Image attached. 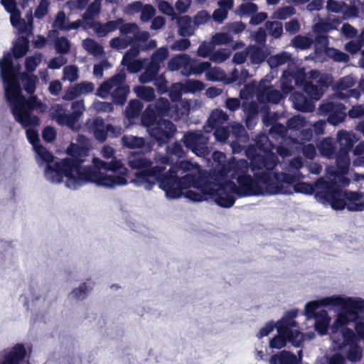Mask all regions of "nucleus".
I'll list each match as a JSON object with an SVG mask.
<instances>
[{"mask_svg":"<svg viewBox=\"0 0 364 364\" xmlns=\"http://www.w3.org/2000/svg\"><path fill=\"white\" fill-rule=\"evenodd\" d=\"M343 311L352 321L358 319L360 314L364 311V299L360 298L346 299Z\"/></svg>","mask_w":364,"mask_h":364,"instance_id":"nucleus-18","label":"nucleus"},{"mask_svg":"<svg viewBox=\"0 0 364 364\" xmlns=\"http://www.w3.org/2000/svg\"><path fill=\"white\" fill-rule=\"evenodd\" d=\"M91 129L97 140L103 142L107 139V124L100 117H96L91 125Z\"/></svg>","mask_w":364,"mask_h":364,"instance_id":"nucleus-29","label":"nucleus"},{"mask_svg":"<svg viewBox=\"0 0 364 364\" xmlns=\"http://www.w3.org/2000/svg\"><path fill=\"white\" fill-rule=\"evenodd\" d=\"M258 6L252 2L242 3L237 7V12L240 16H250L257 13Z\"/></svg>","mask_w":364,"mask_h":364,"instance_id":"nucleus-54","label":"nucleus"},{"mask_svg":"<svg viewBox=\"0 0 364 364\" xmlns=\"http://www.w3.org/2000/svg\"><path fill=\"white\" fill-rule=\"evenodd\" d=\"M34 149H35L36 154H38V156H39V158L43 162L47 163L46 167L45 168V176L48 181L52 182L46 176V169H47L48 166H51L52 167H54V165L57 161H55L53 165L50 164V163H52L54 160V156L43 146H42V145L38 146L36 147Z\"/></svg>","mask_w":364,"mask_h":364,"instance_id":"nucleus-41","label":"nucleus"},{"mask_svg":"<svg viewBox=\"0 0 364 364\" xmlns=\"http://www.w3.org/2000/svg\"><path fill=\"white\" fill-rule=\"evenodd\" d=\"M6 85L5 96L10 104L11 114L15 120L23 127L39 126L41 119L32 112L38 110L39 113H44L46 106L37 96H31L26 98L21 92V87L16 77L14 81H4Z\"/></svg>","mask_w":364,"mask_h":364,"instance_id":"nucleus-4","label":"nucleus"},{"mask_svg":"<svg viewBox=\"0 0 364 364\" xmlns=\"http://www.w3.org/2000/svg\"><path fill=\"white\" fill-rule=\"evenodd\" d=\"M294 107L300 112H311L314 109L313 102L302 92H295L291 95Z\"/></svg>","mask_w":364,"mask_h":364,"instance_id":"nucleus-22","label":"nucleus"},{"mask_svg":"<svg viewBox=\"0 0 364 364\" xmlns=\"http://www.w3.org/2000/svg\"><path fill=\"white\" fill-rule=\"evenodd\" d=\"M346 107L341 102L328 101L322 103L318 107V112L322 115H328L327 121L332 125H338L346 117Z\"/></svg>","mask_w":364,"mask_h":364,"instance_id":"nucleus-15","label":"nucleus"},{"mask_svg":"<svg viewBox=\"0 0 364 364\" xmlns=\"http://www.w3.org/2000/svg\"><path fill=\"white\" fill-rule=\"evenodd\" d=\"M193 168L194 165L191 161L182 159L173 164L168 171L165 172L166 167L155 166V168L148 171L145 175L161 176L160 188L165 192L168 198L176 199L183 195V190L188 189L194 183L205 182V174L200 172L187 173L181 176L178 175L179 171H181L180 174L182 175Z\"/></svg>","mask_w":364,"mask_h":364,"instance_id":"nucleus-2","label":"nucleus"},{"mask_svg":"<svg viewBox=\"0 0 364 364\" xmlns=\"http://www.w3.org/2000/svg\"><path fill=\"white\" fill-rule=\"evenodd\" d=\"M171 104L165 97L159 98L155 103L149 104L141 115V123L145 127L153 125L158 118L171 116Z\"/></svg>","mask_w":364,"mask_h":364,"instance_id":"nucleus-10","label":"nucleus"},{"mask_svg":"<svg viewBox=\"0 0 364 364\" xmlns=\"http://www.w3.org/2000/svg\"><path fill=\"white\" fill-rule=\"evenodd\" d=\"M242 110L245 116H250L251 117H258L259 106L258 104L254 101L250 102H243L242 104Z\"/></svg>","mask_w":364,"mask_h":364,"instance_id":"nucleus-55","label":"nucleus"},{"mask_svg":"<svg viewBox=\"0 0 364 364\" xmlns=\"http://www.w3.org/2000/svg\"><path fill=\"white\" fill-rule=\"evenodd\" d=\"M265 134H258L255 139L256 149L263 154H256L251 158V170L259 171L263 168L274 170L278 164V157L273 152L274 144L272 139Z\"/></svg>","mask_w":364,"mask_h":364,"instance_id":"nucleus-5","label":"nucleus"},{"mask_svg":"<svg viewBox=\"0 0 364 364\" xmlns=\"http://www.w3.org/2000/svg\"><path fill=\"white\" fill-rule=\"evenodd\" d=\"M360 140V137L355 133L348 132L346 130H340L337 134V142L339 144V149L341 151L346 150L350 152L354 144Z\"/></svg>","mask_w":364,"mask_h":364,"instance_id":"nucleus-19","label":"nucleus"},{"mask_svg":"<svg viewBox=\"0 0 364 364\" xmlns=\"http://www.w3.org/2000/svg\"><path fill=\"white\" fill-rule=\"evenodd\" d=\"M306 120L304 117L299 115H295L287 121V127L288 129L299 131L306 126Z\"/></svg>","mask_w":364,"mask_h":364,"instance_id":"nucleus-50","label":"nucleus"},{"mask_svg":"<svg viewBox=\"0 0 364 364\" xmlns=\"http://www.w3.org/2000/svg\"><path fill=\"white\" fill-rule=\"evenodd\" d=\"M304 68H299L294 63H289L281 77V89L284 94L291 93L294 86L304 87L306 82Z\"/></svg>","mask_w":364,"mask_h":364,"instance_id":"nucleus-8","label":"nucleus"},{"mask_svg":"<svg viewBox=\"0 0 364 364\" xmlns=\"http://www.w3.org/2000/svg\"><path fill=\"white\" fill-rule=\"evenodd\" d=\"M318 149L322 156L329 159H334L336 151V142L332 138L323 139L318 146Z\"/></svg>","mask_w":364,"mask_h":364,"instance_id":"nucleus-33","label":"nucleus"},{"mask_svg":"<svg viewBox=\"0 0 364 364\" xmlns=\"http://www.w3.org/2000/svg\"><path fill=\"white\" fill-rule=\"evenodd\" d=\"M188 58L186 54L178 55L168 61V68L171 71L178 70L186 64Z\"/></svg>","mask_w":364,"mask_h":364,"instance_id":"nucleus-45","label":"nucleus"},{"mask_svg":"<svg viewBox=\"0 0 364 364\" xmlns=\"http://www.w3.org/2000/svg\"><path fill=\"white\" fill-rule=\"evenodd\" d=\"M29 50V40L27 36H20L12 48V53L15 59L23 58Z\"/></svg>","mask_w":364,"mask_h":364,"instance_id":"nucleus-28","label":"nucleus"},{"mask_svg":"<svg viewBox=\"0 0 364 364\" xmlns=\"http://www.w3.org/2000/svg\"><path fill=\"white\" fill-rule=\"evenodd\" d=\"M304 90L310 98L314 100H319L323 94V91L314 81L306 82Z\"/></svg>","mask_w":364,"mask_h":364,"instance_id":"nucleus-43","label":"nucleus"},{"mask_svg":"<svg viewBox=\"0 0 364 364\" xmlns=\"http://www.w3.org/2000/svg\"><path fill=\"white\" fill-rule=\"evenodd\" d=\"M126 80V73L124 69L121 70L118 73L112 76L109 80L103 82L97 90V95L101 98H105L110 93L111 90L118 85L122 84Z\"/></svg>","mask_w":364,"mask_h":364,"instance_id":"nucleus-17","label":"nucleus"},{"mask_svg":"<svg viewBox=\"0 0 364 364\" xmlns=\"http://www.w3.org/2000/svg\"><path fill=\"white\" fill-rule=\"evenodd\" d=\"M250 167L251 168V162L249 164L245 159L232 162L229 170L230 178L237 180L239 176L247 175Z\"/></svg>","mask_w":364,"mask_h":364,"instance_id":"nucleus-24","label":"nucleus"},{"mask_svg":"<svg viewBox=\"0 0 364 364\" xmlns=\"http://www.w3.org/2000/svg\"><path fill=\"white\" fill-rule=\"evenodd\" d=\"M257 171L254 173V178L249 174L239 176L236 180L238 186L230 180L229 185L236 191L237 197L258 195L262 191L259 184L264 186L265 192L269 195L287 193L283 186L284 183H292L296 180L294 176L284 172H274L272 169L263 168Z\"/></svg>","mask_w":364,"mask_h":364,"instance_id":"nucleus-3","label":"nucleus"},{"mask_svg":"<svg viewBox=\"0 0 364 364\" xmlns=\"http://www.w3.org/2000/svg\"><path fill=\"white\" fill-rule=\"evenodd\" d=\"M0 70L3 81L12 82L14 78L16 77L12 56L9 53L4 54L0 60Z\"/></svg>","mask_w":364,"mask_h":364,"instance_id":"nucleus-20","label":"nucleus"},{"mask_svg":"<svg viewBox=\"0 0 364 364\" xmlns=\"http://www.w3.org/2000/svg\"><path fill=\"white\" fill-rule=\"evenodd\" d=\"M350 348L346 354V358L351 362L360 361L362 358V351L357 343L349 346Z\"/></svg>","mask_w":364,"mask_h":364,"instance_id":"nucleus-61","label":"nucleus"},{"mask_svg":"<svg viewBox=\"0 0 364 364\" xmlns=\"http://www.w3.org/2000/svg\"><path fill=\"white\" fill-rule=\"evenodd\" d=\"M250 61L253 64H259L265 60L267 54L265 51L257 46L252 47L249 51Z\"/></svg>","mask_w":364,"mask_h":364,"instance_id":"nucleus-44","label":"nucleus"},{"mask_svg":"<svg viewBox=\"0 0 364 364\" xmlns=\"http://www.w3.org/2000/svg\"><path fill=\"white\" fill-rule=\"evenodd\" d=\"M336 159V166L338 169L346 171L350 166V159L349 156V152L346 150H338L334 156Z\"/></svg>","mask_w":364,"mask_h":364,"instance_id":"nucleus-40","label":"nucleus"},{"mask_svg":"<svg viewBox=\"0 0 364 364\" xmlns=\"http://www.w3.org/2000/svg\"><path fill=\"white\" fill-rule=\"evenodd\" d=\"M311 43L312 41L309 38L303 36H297L294 37L292 41L294 46L301 49L309 48Z\"/></svg>","mask_w":364,"mask_h":364,"instance_id":"nucleus-63","label":"nucleus"},{"mask_svg":"<svg viewBox=\"0 0 364 364\" xmlns=\"http://www.w3.org/2000/svg\"><path fill=\"white\" fill-rule=\"evenodd\" d=\"M21 82L24 90L28 94L32 95L35 92L36 84L38 82V78L35 75H29L26 73H23L21 75Z\"/></svg>","mask_w":364,"mask_h":364,"instance_id":"nucleus-35","label":"nucleus"},{"mask_svg":"<svg viewBox=\"0 0 364 364\" xmlns=\"http://www.w3.org/2000/svg\"><path fill=\"white\" fill-rule=\"evenodd\" d=\"M155 14L156 10L152 5L145 4L141 11L140 19L143 22L149 21L154 17Z\"/></svg>","mask_w":364,"mask_h":364,"instance_id":"nucleus-64","label":"nucleus"},{"mask_svg":"<svg viewBox=\"0 0 364 364\" xmlns=\"http://www.w3.org/2000/svg\"><path fill=\"white\" fill-rule=\"evenodd\" d=\"M111 93L112 101L115 105H124L129 93V87L127 85L119 84Z\"/></svg>","mask_w":364,"mask_h":364,"instance_id":"nucleus-27","label":"nucleus"},{"mask_svg":"<svg viewBox=\"0 0 364 364\" xmlns=\"http://www.w3.org/2000/svg\"><path fill=\"white\" fill-rule=\"evenodd\" d=\"M265 27L269 31L270 36L274 38H279L283 33V26L279 21H267L265 23Z\"/></svg>","mask_w":364,"mask_h":364,"instance_id":"nucleus-47","label":"nucleus"},{"mask_svg":"<svg viewBox=\"0 0 364 364\" xmlns=\"http://www.w3.org/2000/svg\"><path fill=\"white\" fill-rule=\"evenodd\" d=\"M128 164L132 168L138 170L135 173L136 179L138 182L144 184L147 190H151L156 183L160 186L161 176L145 175L148 171L153 169L155 166H152V161L146 158L144 154H134Z\"/></svg>","mask_w":364,"mask_h":364,"instance_id":"nucleus-6","label":"nucleus"},{"mask_svg":"<svg viewBox=\"0 0 364 364\" xmlns=\"http://www.w3.org/2000/svg\"><path fill=\"white\" fill-rule=\"evenodd\" d=\"M184 146L198 156H204L208 153V137L200 132L188 131L183 136Z\"/></svg>","mask_w":364,"mask_h":364,"instance_id":"nucleus-13","label":"nucleus"},{"mask_svg":"<svg viewBox=\"0 0 364 364\" xmlns=\"http://www.w3.org/2000/svg\"><path fill=\"white\" fill-rule=\"evenodd\" d=\"M95 89V85L90 82H81L70 87L65 92L64 99L67 100H73L82 94H88L92 92Z\"/></svg>","mask_w":364,"mask_h":364,"instance_id":"nucleus-21","label":"nucleus"},{"mask_svg":"<svg viewBox=\"0 0 364 364\" xmlns=\"http://www.w3.org/2000/svg\"><path fill=\"white\" fill-rule=\"evenodd\" d=\"M166 151L173 162V164L182 159H185L187 153L181 144L178 141H176L171 146H168Z\"/></svg>","mask_w":364,"mask_h":364,"instance_id":"nucleus-30","label":"nucleus"},{"mask_svg":"<svg viewBox=\"0 0 364 364\" xmlns=\"http://www.w3.org/2000/svg\"><path fill=\"white\" fill-rule=\"evenodd\" d=\"M205 182L203 183H194L190 188L197 189V191L187 190L184 194L185 197L193 202H202L207 199V196H210L211 191V181L208 179V176L205 175L204 178Z\"/></svg>","mask_w":364,"mask_h":364,"instance_id":"nucleus-16","label":"nucleus"},{"mask_svg":"<svg viewBox=\"0 0 364 364\" xmlns=\"http://www.w3.org/2000/svg\"><path fill=\"white\" fill-rule=\"evenodd\" d=\"M347 6V4L343 1L327 0L326 9L328 11L339 14Z\"/></svg>","mask_w":364,"mask_h":364,"instance_id":"nucleus-58","label":"nucleus"},{"mask_svg":"<svg viewBox=\"0 0 364 364\" xmlns=\"http://www.w3.org/2000/svg\"><path fill=\"white\" fill-rule=\"evenodd\" d=\"M270 364H299V360L291 352L282 350L271 356Z\"/></svg>","mask_w":364,"mask_h":364,"instance_id":"nucleus-25","label":"nucleus"},{"mask_svg":"<svg viewBox=\"0 0 364 364\" xmlns=\"http://www.w3.org/2000/svg\"><path fill=\"white\" fill-rule=\"evenodd\" d=\"M278 334L273 337L269 341V347L271 348L280 349L287 345V335L277 332Z\"/></svg>","mask_w":364,"mask_h":364,"instance_id":"nucleus-57","label":"nucleus"},{"mask_svg":"<svg viewBox=\"0 0 364 364\" xmlns=\"http://www.w3.org/2000/svg\"><path fill=\"white\" fill-rule=\"evenodd\" d=\"M291 59V55L286 51H283L274 55L270 56L267 63L272 68H277L278 66L284 65L285 63L290 61Z\"/></svg>","mask_w":364,"mask_h":364,"instance_id":"nucleus-37","label":"nucleus"},{"mask_svg":"<svg viewBox=\"0 0 364 364\" xmlns=\"http://www.w3.org/2000/svg\"><path fill=\"white\" fill-rule=\"evenodd\" d=\"M345 301L346 300L340 296H332L321 299V305H323V306H342L343 309V304L345 303Z\"/></svg>","mask_w":364,"mask_h":364,"instance_id":"nucleus-59","label":"nucleus"},{"mask_svg":"<svg viewBox=\"0 0 364 364\" xmlns=\"http://www.w3.org/2000/svg\"><path fill=\"white\" fill-rule=\"evenodd\" d=\"M296 325L297 323L296 321H290L283 317L277 323L275 327L277 329V332L288 335V333H291V331L293 330L292 328L296 327Z\"/></svg>","mask_w":364,"mask_h":364,"instance_id":"nucleus-51","label":"nucleus"},{"mask_svg":"<svg viewBox=\"0 0 364 364\" xmlns=\"http://www.w3.org/2000/svg\"><path fill=\"white\" fill-rule=\"evenodd\" d=\"M321 299L308 302L305 306L304 314L308 318H315L317 315L316 311L323 306Z\"/></svg>","mask_w":364,"mask_h":364,"instance_id":"nucleus-56","label":"nucleus"},{"mask_svg":"<svg viewBox=\"0 0 364 364\" xmlns=\"http://www.w3.org/2000/svg\"><path fill=\"white\" fill-rule=\"evenodd\" d=\"M211 181V191L210 197L215 203L223 208L232 207L236 200V191L231 188L230 180L223 178L220 180L214 179Z\"/></svg>","mask_w":364,"mask_h":364,"instance_id":"nucleus-7","label":"nucleus"},{"mask_svg":"<svg viewBox=\"0 0 364 364\" xmlns=\"http://www.w3.org/2000/svg\"><path fill=\"white\" fill-rule=\"evenodd\" d=\"M288 175L294 176L296 178L295 181L292 183H284V188L287 191V193H280L279 194H291V186H293L294 192L304 193L307 195H312L316 191H322L327 184V181L323 177L318 178L314 183H309L306 182H299V175L297 173H289Z\"/></svg>","mask_w":364,"mask_h":364,"instance_id":"nucleus-12","label":"nucleus"},{"mask_svg":"<svg viewBox=\"0 0 364 364\" xmlns=\"http://www.w3.org/2000/svg\"><path fill=\"white\" fill-rule=\"evenodd\" d=\"M149 127V133L158 144L162 146L167 144L176 132V125L170 120L159 119Z\"/></svg>","mask_w":364,"mask_h":364,"instance_id":"nucleus-11","label":"nucleus"},{"mask_svg":"<svg viewBox=\"0 0 364 364\" xmlns=\"http://www.w3.org/2000/svg\"><path fill=\"white\" fill-rule=\"evenodd\" d=\"M296 13V10L293 6H287L279 8L274 13V16L279 20H284L291 16Z\"/></svg>","mask_w":364,"mask_h":364,"instance_id":"nucleus-60","label":"nucleus"},{"mask_svg":"<svg viewBox=\"0 0 364 364\" xmlns=\"http://www.w3.org/2000/svg\"><path fill=\"white\" fill-rule=\"evenodd\" d=\"M106 171L117 173L116 176H123L126 178L128 174L127 168L120 160H117L116 159L107 162Z\"/></svg>","mask_w":364,"mask_h":364,"instance_id":"nucleus-39","label":"nucleus"},{"mask_svg":"<svg viewBox=\"0 0 364 364\" xmlns=\"http://www.w3.org/2000/svg\"><path fill=\"white\" fill-rule=\"evenodd\" d=\"M160 69V65L151 61L145 68L144 72L139 76V81L143 83H149L153 81L156 77Z\"/></svg>","mask_w":364,"mask_h":364,"instance_id":"nucleus-31","label":"nucleus"},{"mask_svg":"<svg viewBox=\"0 0 364 364\" xmlns=\"http://www.w3.org/2000/svg\"><path fill=\"white\" fill-rule=\"evenodd\" d=\"M326 55L338 63H348L350 60V57L346 53L341 51L340 50L326 47L324 50Z\"/></svg>","mask_w":364,"mask_h":364,"instance_id":"nucleus-38","label":"nucleus"},{"mask_svg":"<svg viewBox=\"0 0 364 364\" xmlns=\"http://www.w3.org/2000/svg\"><path fill=\"white\" fill-rule=\"evenodd\" d=\"M143 107V104L139 100H131L125 109L126 117L129 120H132L139 117L142 111Z\"/></svg>","mask_w":364,"mask_h":364,"instance_id":"nucleus-36","label":"nucleus"},{"mask_svg":"<svg viewBox=\"0 0 364 364\" xmlns=\"http://www.w3.org/2000/svg\"><path fill=\"white\" fill-rule=\"evenodd\" d=\"M87 51L95 56L102 55L104 53L103 47L93 39L87 38L83 42Z\"/></svg>","mask_w":364,"mask_h":364,"instance_id":"nucleus-46","label":"nucleus"},{"mask_svg":"<svg viewBox=\"0 0 364 364\" xmlns=\"http://www.w3.org/2000/svg\"><path fill=\"white\" fill-rule=\"evenodd\" d=\"M342 190L340 186L331 180L327 181V184L322 191L315 193V198L322 203L329 204L334 210H342L346 206V203L341 196Z\"/></svg>","mask_w":364,"mask_h":364,"instance_id":"nucleus-9","label":"nucleus"},{"mask_svg":"<svg viewBox=\"0 0 364 364\" xmlns=\"http://www.w3.org/2000/svg\"><path fill=\"white\" fill-rule=\"evenodd\" d=\"M178 33L182 37H190L194 33L191 26V18L188 16H181L177 20Z\"/></svg>","mask_w":364,"mask_h":364,"instance_id":"nucleus-32","label":"nucleus"},{"mask_svg":"<svg viewBox=\"0 0 364 364\" xmlns=\"http://www.w3.org/2000/svg\"><path fill=\"white\" fill-rule=\"evenodd\" d=\"M30 353L25 345L18 343L0 354V364H30Z\"/></svg>","mask_w":364,"mask_h":364,"instance_id":"nucleus-14","label":"nucleus"},{"mask_svg":"<svg viewBox=\"0 0 364 364\" xmlns=\"http://www.w3.org/2000/svg\"><path fill=\"white\" fill-rule=\"evenodd\" d=\"M355 84L354 77L351 75H346L341 77L336 85L337 92H346L353 87Z\"/></svg>","mask_w":364,"mask_h":364,"instance_id":"nucleus-52","label":"nucleus"},{"mask_svg":"<svg viewBox=\"0 0 364 364\" xmlns=\"http://www.w3.org/2000/svg\"><path fill=\"white\" fill-rule=\"evenodd\" d=\"M66 153L70 158H65L56 162L54 167L48 166L47 177L53 183H60L63 177L74 183L80 181L84 183H92L97 186L114 188L116 186H125L127 178L123 176H112L102 173L106 171L107 161L97 157L92 159V166H82L85 158L89 155V148L71 143L67 148Z\"/></svg>","mask_w":364,"mask_h":364,"instance_id":"nucleus-1","label":"nucleus"},{"mask_svg":"<svg viewBox=\"0 0 364 364\" xmlns=\"http://www.w3.org/2000/svg\"><path fill=\"white\" fill-rule=\"evenodd\" d=\"M55 49L58 54H68L70 50V41L65 36L57 38L55 41Z\"/></svg>","mask_w":364,"mask_h":364,"instance_id":"nucleus-48","label":"nucleus"},{"mask_svg":"<svg viewBox=\"0 0 364 364\" xmlns=\"http://www.w3.org/2000/svg\"><path fill=\"white\" fill-rule=\"evenodd\" d=\"M133 43V38L126 36L124 38L115 37L113 38L110 42V46L117 50H122L127 48Z\"/></svg>","mask_w":364,"mask_h":364,"instance_id":"nucleus-53","label":"nucleus"},{"mask_svg":"<svg viewBox=\"0 0 364 364\" xmlns=\"http://www.w3.org/2000/svg\"><path fill=\"white\" fill-rule=\"evenodd\" d=\"M134 92L139 98L146 102H151L155 98L154 90L150 87L136 86Z\"/></svg>","mask_w":364,"mask_h":364,"instance_id":"nucleus-42","label":"nucleus"},{"mask_svg":"<svg viewBox=\"0 0 364 364\" xmlns=\"http://www.w3.org/2000/svg\"><path fill=\"white\" fill-rule=\"evenodd\" d=\"M122 145L128 149H141L145 151H150L151 146H146L145 139L143 137L132 135H124L122 138Z\"/></svg>","mask_w":364,"mask_h":364,"instance_id":"nucleus-23","label":"nucleus"},{"mask_svg":"<svg viewBox=\"0 0 364 364\" xmlns=\"http://www.w3.org/2000/svg\"><path fill=\"white\" fill-rule=\"evenodd\" d=\"M287 127L280 123L275 122L269 131V135L275 142L285 141L287 135Z\"/></svg>","mask_w":364,"mask_h":364,"instance_id":"nucleus-34","label":"nucleus"},{"mask_svg":"<svg viewBox=\"0 0 364 364\" xmlns=\"http://www.w3.org/2000/svg\"><path fill=\"white\" fill-rule=\"evenodd\" d=\"M287 342L291 343L295 347H299L303 343V333L299 330H292L287 336Z\"/></svg>","mask_w":364,"mask_h":364,"instance_id":"nucleus-62","label":"nucleus"},{"mask_svg":"<svg viewBox=\"0 0 364 364\" xmlns=\"http://www.w3.org/2000/svg\"><path fill=\"white\" fill-rule=\"evenodd\" d=\"M228 119V115L221 109H215L212 112L208 122L213 127L225 122Z\"/></svg>","mask_w":364,"mask_h":364,"instance_id":"nucleus-49","label":"nucleus"},{"mask_svg":"<svg viewBox=\"0 0 364 364\" xmlns=\"http://www.w3.org/2000/svg\"><path fill=\"white\" fill-rule=\"evenodd\" d=\"M314 328L321 336H324L328 333L330 318L326 310H321L317 312V315L314 318Z\"/></svg>","mask_w":364,"mask_h":364,"instance_id":"nucleus-26","label":"nucleus"}]
</instances>
